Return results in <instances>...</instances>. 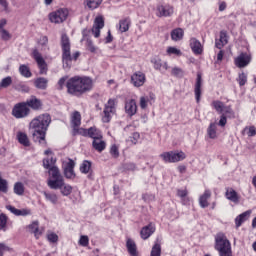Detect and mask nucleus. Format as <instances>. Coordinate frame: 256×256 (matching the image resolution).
<instances>
[{"label":"nucleus","instance_id":"1","mask_svg":"<svg viewBox=\"0 0 256 256\" xmlns=\"http://www.w3.org/2000/svg\"><path fill=\"white\" fill-rule=\"evenodd\" d=\"M51 125V115L45 113L34 118L30 122V129H33L32 137L35 143H39L41 147H47V130Z\"/></svg>","mask_w":256,"mask_h":256},{"label":"nucleus","instance_id":"2","mask_svg":"<svg viewBox=\"0 0 256 256\" xmlns=\"http://www.w3.org/2000/svg\"><path fill=\"white\" fill-rule=\"evenodd\" d=\"M67 93L80 97L93 89V80L87 76H74L66 82Z\"/></svg>","mask_w":256,"mask_h":256},{"label":"nucleus","instance_id":"3","mask_svg":"<svg viewBox=\"0 0 256 256\" xmlns=\"http://www.w3.org/2000/svg\"><path fill=\"white\" fill-rule=\"evenodd\" d=\"M60 45L62 49L63 68L71 69L72 61H77L81 53L77 51L71 56V40L69 39V36H67L65 33L61 35Z\"/></svg>","mask_w":256,"mask_h":256},{"label":"nucleus","instance_id":"4","mask_svg":"<svg viewBox=\"0 0 256 256\" xmlns=\"http://www.w3.org/2000/svg\"><path fill=\"white\" fill-rule=\"evenodd\" d=\"M215 249L218 251L219 256H233L231 242H229V239L223 233H219L215 237Z\"/></svg>","mask_w":256,"mask_h":256},{"label":"nucleus","instance_id":"5","mask_svg":"<svg viewBox=\"0 0 256 256\" xmlns=\"http://www.w3.org/2000/svg\"><path fill=\"white\" fill-rule=\"evenodd\" d=\"M50 175L52 176V179L47 181L48 187L54 190L63 189L65 180L63 179V175H61V171H59L57 166H52V168H50Z\"/></svg>","mask_w":256,"mask_h":256},{"label":"nucleus","instance_id":"6","mask_svg":"<svg viewBox=\"0 0 256 256\" xmlns=\"http://www.w3.org/2000/svg\"><path fill=\"white\" fill-rule=\"evenodd\" d=\"M31 113V109L27 107L25 102L17 103L12 109V115L15 119H25V117H29Z\"/></svg>","mask_w":256,"mask_h":256},{"label":"nucleus","instance_id":"7","mask_svg":"<svg viewBox=\"0 0 256 256\" xmlns=\"http://www.w3.org/2000/svg\"><path fill=\"white\" fill-rule=\"evenodd\" d=\"M163 159L164 163H179V161H183L185 159V152H164L160 155Z\"/></svg>","mask_w":256,"mask_h":256},{"label":"nucleus","instance_id":"8","mask_svg":"<svg viewBox=\"0 0 256 256\" xmlns=\"http://www.w3.org/2000/svg\"><path fill=\"white\" fill-rule=\"evenodd\" d=\"M117 111L115 99H109L104 106V116L102 117L103 123H109L115 112Z\"/></svg>","mask_w":256,"mask_h":256},{"label":"nucleus","instance_id":"9","mask_svg":"<svg viewBox=\"0 0 256 256\" xmlns=\"http://www.w3.org/2000/svg\"><path fill=\"white\" fill-rule=\"evenodd\" d=\"M82 135V137H89L90 139H103V134H101V130L97 129V127L93 126L88 129L80 128L79 134Z\"/></svg>","mask_w":256,"mask_h":256},{"label":"nucleus","instance_id":"10","mask_svg":"<svg viewBox=\"0 0 256 256\" xmlns=\"http://www.w3.org/2000/svg\"><path fill=\"white\" fill-rule=\"evenodd\" d=\"M69 17V11L67 9H59L55 12L50 13L49 19L51 23H63Z\"/></svg>","mask_w":256,"mask_h":256},{"label":"nucleus","instance_id":"11","mask_svg":"<svg viewBox=\"0 0 256 256\" xmlns=\"http://www.w3.org/2000/svg\"><path fill=\"white\" fill-rule=\"evenodd\" d=\"M33 58L35 59L38 68L40 69L39 73L40 75H47V62H45V59H43V56H41V53H39V50L33 51Z\"/></svg>","mask_w":256,"mask_h":256},{"label":"nucleus","instance_id":"12","mask_svg":"<svg viewBox=\"0 0 256 256\" xmlns=\"http://www.w3.org/2000/svg\"><path fill=\"white\" fill-rule=\"evenodd\" d=\"M103 27H105V19L103 16H97L91 29L92 35H94L96 39L101 37V29H103Z\"/></svg>","mask_w":256,"mask_h":256},{"label":"nucleus","instance_id":"13","mask_svg":"<svg viewBox=\"0 0 256 256\" xmlns=\"http://www.w3.org/2000/svg\"><path fill=\"white\" fill-rule=\"evenodd\" d=\"M71 125H72V135L75 137L79 135V131H81V113L79 111H75L71 117Z\"/></svg>","mask_w":256,"mask_h":256},{"label":"nucleus","instance_id":"14","mask_svg":"<svg viewBox=\"0 0 256 256\" xmlns=\"http://www.w3.org/2000/svg\"><path fill=\"white\" fill-rule=\"evenodd\" d=\"M64 175L66 179H75V161L69 159L68 162L63 164Z\"/></svg>","mask_w":256,"mask_h":256},{"label":"nucleus","instance_id":"15","mask_svg":"<svg viewBox=\"0 0 256 256\" xmlns=\"http://www.w3.org/2000/svg\"><path fill=\"white\" fill-rule=\"evenodd\" d=\"M251 63V55L247 53H241L236 59H235V65L236 67H239V69H243V67H247Z\"/></svg>","mask_w":256,"mask_h":256},{"label":"nucleus","instance_id":"16","mask_svg":"<svg viewBox=\"0 0 256 256\" xmlns=\"http://www.w3.org/2000/svg\"><path fill=\"white\" fill-rule=\"evenodd\" d=\"M145 74L141 71L135 72L131 76V83L134 85V87H143L145 85Z\"/></svg>","mask_w":256,"mask_h":256},{"label":"nucleus","instance_id":"17","mask_svg":"<svg viewBox=\"0 0 256 256\" xmlns=\"http://www.w3.org/2000/svg\"><path fill=\"white\" fill-rule=\"evenodd\" d=\"M173 13H174L173 6L169 4L160 5L157 7V17H171Z\"/></svg>","mask_w":256,"mask_h":256},{"label":"nucleus","instance_id":"18","mask_svg":"<svg viewBox=\"0 0 256 256\" xmlns=\"http://www.w3.org/2000/svg\"><path fill=\"white\" fill-rule=\"evenodd\" d=\"M24 103L28 108L30 107V109H33V111H39V109L43 107V102H41V99L36 98L35 96H31Z\"/></svg>","mask_w":256,"mask_h":256},{"label":"nucleus","instance_id":"19","mask_svg":"<svg viewBox=\"0 0 256 256\" xmlns=\"http://www.w3.org/2000/svg\"><path fill=\"white\" fill-rule=\"evenodd\" d=\"M125 112L129 117H133L137 113V102L134 99L126 101Z\"/></svg>","mask_w":256,"mask_h":256},{"label":"nucleus","instance_id":"20","mask_svg":"<svg viewBox=\"0 0 256 256\" xmlns=\"http://www.w3.org/2000/svg\"><path fill=\"white\" fill-rule=\"evenodd\" d=\"M6 209L16 215V217H27V215H31V210L29 209H17L14 206L8 205Z\"/></svg>","mask_w":256,"mask_h":256},{"label":"nucleus","instance_id":"21","mask_svg":"<svg viewBox=\"0 0 256 256\" xmlns=\"http://www.w3.org/2000/svg\"><path fill=\"white\" fill-rule=\"evenodd\" d=\"M155 233V225L153 223L148 224L147 226H144L140 231V236L142 239L147 240L151 235Z\"/></svg>","mask_w":256,"mask_h":256},{"label":"nucleus","instance_id":"22","mask_svg":"<svg viewBox=\"0 0 256 256\" xmlns=\"http://www.w3.org/2000/svg\"><path fill=\"white\" fill-rule=\"evenodd\" d=\"M249 217H251V210L245 211L242 214L238 215L235 218L236 228L239 229V227H241V225H243V223H245V221H247Z\"/></svg>","mask_w":256,"mask_h":256},{"label":"nucleus","instance_id":"23","mask_svg":"<svg viewBox=\"0 0 256 256\" xmlns=\"http://www.w3.org/2000/svg\"><path fill=\"white\" fill-rule=\"evenodd\" d=\"M209 199H211V190H205L199 198V205L202 209L209 207Z\"/></svg>","mask_w":256,"mask_h":256},{"label":"nucleus","instance_id":"24","mask_svg":"<svg viewBox=\"0 0 256 256\" xmlns=\"http://www.w3.org/2000/svg\"><path fill=\"white\" fill-rule=\"evenodd\" d=\"M227 43H229V41L227 40V31L222 30L220 31L219 40H216L215 42V47H217V49H223V47H225Z\"/></svg>","mask_w":256,"mask_h":256},{"label":"nucleus","instance_id":"25","mask_svg":"<svg viewBox=\"0 0 256 256\" xmlns=\"http://www.w3.org/2000/svg\"><path fill=\"white\" fill-rule=\"evenodd\" d=\"M226 199L232 201V203H239V195L233 188H227L225 193Z\"/></svg>","mask_w":256,"mask_h":256},{"label":"nucleus","instance_id":"26","mask_svg":"<svg viewBox=\"0 0 256 256\" xmlns=\"http://www.w3.org/2000/svg\"><path fill=\"white\" fill-rule=\"evenodd\" d=\"M103 138H98L93 140L92 147L95 149V151H98V153H102V151H105V148L107 147V143L102 140Z\"/></svg>","mask_w":256,"mask_h":256},{"label":"nucleus","instance_id":"27","mask_svg":"<svg viewBox=\"0 0 256 256\" xmlns=\"http://www.w3.org/2000/svg\"><path fill=\"white\" fill-rule=\"evenodd\" d=\"M126 247L130 256H139L137 252V244L132 239H128L126 242Z\"/></svg>","mask_w":256,"mask_h":256},{"label":"nucleus","instance_id":"28","mask_svg":"<svg viewBox=\"0 0 256 256\" xmlns=\"http://www.w3.org/2000/svg\"><path fill=\"white\" fill-rule=\"evenodd\" d=\"M190 47H191L193 53H195V55H201V53H203V48L201 47V42H199V40H197L195 38L191 39Z\"/></svg>","mask_w":256,"mask_h":256},{"label":"nucleus","instance_id":"29","mask_svg":"<svg viewBox=\"0 0 256 256\" xmlns=\"http://www.w3.org/2000/svg\"><path fill=\"white\" fill-rule=\"evenodd\" d=\"M34 85L36 89H41L42 91H45V89H47V85H49V80L44 77H39L34 81Z\"/></svg>","mask_w":256,"mask_h":256},{"label":"nucleus","instance_id":"30","mask_svg":"<svg viewBox=\"0 0 256 256\" xmlns=\"http://www.w3.org/2000/svg\"><path fill=\"white\" fill-rule=\"evenodd\" d=\"M194 93L196 97V102L199 103V101H201V74L197 75Z\"/></svg>","mask_w":256,"mask_h":256},{"label":"nucleus","instance_id":"31","mask_svg":"<svg viewBox=\"0 0 256 256\" xmlns=\"http://www.w3.org/2000/svg\"><path fill=\"white\" fill-rule=\"evenodd\" d=\"M43 195L46 201H49V203H52V205H57L59 201V197H57V194H55L54 192L44 191Z\"/></svg>","mask_w":256,"mask_h":256},{"label":"nucleus","instance_id":"32","mask_svg":"<svg viewBox=\"0 0 256 256\" xmlns=\"http://www.w3.org/2000/svg\"><path fill=\"white\" fill-rule=\"evenodd\" d=\"M183 35H185L183 28H176L171 32V39L172 41H181V39H183Z\"/></svg>","mask_w":256,"mask_h":256},{"label":"nucleus","instance_id":"33","mask_svg":"<svg viewBox=\"0 0 256 256\" xmlns=\"http://www.w3.org/2000/svg\"><path fill=\"white\" fill-rule=\"evenodd\" d=\"M18 142L24 147H30L31 142H29V137H27L26 133L18 132L17 133Z\"/></svg>","mask_w":256,"mask_h":256},{"label":"nucleus","instance_id":"34","mask_svg":"<svg viewBox=\"0 0 256 256\" xmlns=\"http://www.w3.org/2000/svg\"><path fill=\"white\" fill-rule=\"evenodd\" d=\"M28 229L30 233L34 234V237H36V239H39L41 235V232H39V221L32 222L30 225H28Z\"/></svg>","mask_w":256,"mask_h":256},{"label":"nucleus","instance_id":"35","mask_svg":"<svg viewBox=\"0 0 256 256\" xmlns=\"http://www.w3.org/2000/svg\"><path fill=\"white\" fill-rule=\"evenodd\" d=\"M130 25H131V19L129 18L122 19L119 22V30L121 31V33H127V31H129Z\"/></svg>","mask_w":256,"mask_h":256},{"label":"nucleus","instance_id":"36","mask_svg":"<svg viewBox=\"0 0 256 256\" xmlns=\"http://www.w3.org/2000/svg\"><path fill=\"white\" fill-rule=\"evenodd\" d=\"M13 191H14L15 195H18L19 197L24 195L25 194V185H23V182H16L14 184Z\"/></svg>","mask_w":256,"mask_h":256},{"label":"nucleus","instance_id":"37","mask_svg":"<svg viewBox=\"0 0 256 256\" xmlns=\"http://www.w3.org/2000/svg\"><path fill=\"white\" fill-rule=\"evenodd\" d=\"M207 135L210 139H217V124L210 123L207 128Z\"/></svg>","mask_w":256,"mask_h":256},{"label":"nucleus","instance_id":"38","mask_svg":"<svg viewBox=\"0 0 256 256\" xmlns=\"http://www.w3.org/2000/svg\"><path fill=\"white\" fill-rule=\"evenodd\" d=\"M101 3H103V0H85L84 2L86 7H88V9H91V11L97 9V7L101 5Z\"/></svg>","mask_w":256,"mask_h":256},{"label":"nucleus","instance_id":"39","mask_svg":"<svg viewBox=\"0 0 256 256\" xmlns=\"http://www.w3.org/2000/svg\"><path fill=\"white\" fill-rule=\"evenodd\" d=\"M19 73H20V75H22V77H26V78L32 77V75H33L31 73V70L29 69V67L25 64L20 65Z\"/></svg>","mask_w":256,"mask_h":256},{"label":"nucleus","instance_id":"40","mask_svg":"<svg viewBox=\"0 0 256 256\" xmlns=\"http://www.w3.org/2000/svg\"><path fill=\"white\" fill-rule=\"evenodd\" d=\"M80 171L84 173V175H87V173L91 171V161L84 160L80 166Z\"/></svg>","mask_w":256,"mask_h":256},{"label":"nucleus","instance_id":"41","mask_svg":"<svg viewBox=\"0 0 256 256\" xmlns=\"http://www.w3.org/2000/svg\"><path fill=\"white\" fill-rule=\"evenodd\" d=\"M221 115H225V117L233 118L235 117V112L231 108V106H224Z\"/></svg>","mask_w":256,"mask_h":256},{"label":"nucleus","instance_id":"42","mask_svg":"<svg viewBox=\"0 0 256 256\" xmlns=\"http://www.w3.org/2000/svg\"><path fill=\"white\" fill-rule=\"evenodd\" d=\"M60 190L64 197H69V194L73 193V187H71L69 184H64Z\"/></svg>","mask_w":256,"mask_h":256},{"label":"nucleus","instance_id":"43","mask_svg":"<svg viewBox=\"0 0 256 256\" xmlns=\"http://www.w3.org/2000/svg\"><path fill=\"white\" fill-rule=\"evenodd\" d=\"M150 256H161V244L159 243L154 244V246L152 247Z\"/></svg>","mask_w":256,"mask_h":256},{"label":"nucleus","instance_id":"44","mask_svg":"<svg viewBox=\"0 0 256 256\" xmlns=\"http://www.w3.org/2000/svg\"><path fill=\"white\" fill-rule=\"evenodd\" d=\"M86 48L90 53H95V51H97V47L93 44V40L90 38H86Z\"/></svg>","mask_w":256,"mask_h":256},{"label":"nucleus","instance_id":"45","mask_svg":"<svg viewBox=\"0 0 256 256\" xmlns=\"http://www.w3.org/2000/svg\"><path fill=\"white\" fill-rule=\"evenodd\" d=\"M212 105H213L214 109H216L217 113H220V115H221V113H223V109L225 107V104H223V102H221V101H214L212 103Z\"/></svg>","mask_w":256,"mask_h":256},{"label":"nucleus","instance_id":"46","mask_svg":"<svg viewBox=\"0 0 256 256\" xmlns=\"http://www.w3.org/2000/svg\"><path fill=\"white\" fill-rule=\"evenodd\" d=\"M237 82L239 83L240 87H243L247 83V74L244 72L240 73L238 75Z\"/></svg>","mask_w":256,"mask_h":256},{"label":"nucleus","instance_id":"47","mask_svg":"<svg viewBox=\"0 0 256 256\" xmlns=\"http://www.w3.org/2000/svg\"><path fill=\"white\" fill-rule=\"evenodd\" d=\"M151 63H153L154 69H156V71H161V69L163 67V62L161 61V59L154 58L151 60Z\"/></svg>","mask_w":256,"mask_h":256},{"label":"nucleus","instance_id":"48","mask_svg":"<svg viewBox=\"0 0 256 256\" xmlns=\"http://www.w3.org/2000/svg\"><path fill=\"white\" fill-rule=\"evenodd\" d=\"M67 79H69V76H63L59 79L57 83V89L58 91H63V88L65 87V83H67Z\"/></svg>","mask_w":256,"mask_h":256},{"label":"nucleus","instance_id":"49","mask_svg":"<svg viewBox=\"0 0 256 256\" xmlns=\"http://www.w3.org/2000/svg\"><path fill=\"white\" fill-rule=\"evenodd\" d=\"M12 37L13 36L11 35V33H9V31L7 30L0 31V38L2 39V41H11Z\"/></svg>","mask_w":256,"mask_h":256},{"label":"nucleus","instance_id":"50","mask_svg":"<svg viewBox=\"0 0 256 256\" xmlns=\"http://www.w3.org/2000/svg\"><path fill=\"white\" fill-rule=\"evenodd\" d=\"M243 131L248 135V137H255L256 135L255 126L245 127Z\"/></svg>","mask_w":256,"mask_h":256},{"label":"nucleus","instance_id":"51","mask_svg":"<svg viewBox=\"0 0 256 256\" xmlns=\"http://www.w3.org/2000/svg\"><path fill=\"white\" fill-rule=\"evenodd\" d=\"M124 171H135L137 169V165L133 162H128L122 165Z\"/></svg>","mask_w":256,"mask_h":256},{"label":"nucleus","instance_id":"52","mask_svg":"<svg viewBox=\"0 0 256 256\" xmlns=\"http://www.w3.org/2000/svg\"><path fill=\"white\" fill-rule=\"evenodd\" d=\"M7 227V215L0 214V231Z\"/></svg>","mask_w":256,"mask_h":256},{"label":"nucleus","instance_id":"53","mask_svg":"<svg viewBox=\"0 0 256 256\" xmlns=\"http://www.w3.org/2000/svg\"><path fill=\"white\" fill-rule=\"evenodd\" d=\"M149 103V96L140 97V107L141 109H147V104Z\"/></svg>","mask_w":256,"mask_h":256},{"label":"nucleus","instance_id":"54","mask_svg":"<svg viewBox=\"0 0 256 256\" xmlns=\"http://www.w3.org/2000/svg\"><path fill=\"white\" fill-rule=\"evenodd\" d=\"M110 155H112L114 159H117L119 157V148L117 147V145L114 144L111 146Z\"/></svg>","mask_w":256,"mask_h":256},{"label":"nucleus","instance_id":"55","mask_svg":"<svg viewBox=\"0 0 256 256\" xmlns=\"http://www.w3.org/2000/svg\"><path fill=\"white\" fill-rule=\"evenodd\" d=\"M11 83H13V80L11 79V76H8V77L2 79L0 85H1V87L7 88V87H9V85H11Z\"/></svg>","mask_w":256,"mask_h":256},{"label":"nucleus","instance_id":"56","mask_svg":"<svg viewBox=\"0 0 256 256\" xmlns=\"http://www.w3.org/2000/svg\"><path fill=\"white\" fill-rule=\"evenodd\" d=\"M79 245H81V247H87L89 245V236H81L79 239Z\"/></svg>","mask_w":256,"mask_h":256},{"label":"nucleus","instance_id":"57","mask_svg":"<svg viewBox=\"0 0 256 256\" xmlns=\"http://www.w3.org/2000/svg\"><path fill=\"white\" fill-rule=\"evenodd\" d=\"M167 53L168 55H181V50L175 48V47H168L167 49Z\"/></svg>","mask_w":256,"mask_h":256},{"label":"nucleus","instance_id":"58","mask_svg":"<svg viewBox=\"0 0 256 256\" xmlns=\"http://www.w3.org/2000/svg\"><path fill=\"white\" fill-rule=\"evenodd\" d=\"M47 239L50 243H57L59 241V236L55 233L47 235Z\"/></svg>","mask_w":256,"mask_h":256},{"label":"nucleus","instance_id":"59","mask_svg":"<svg viewBox=\"0 0 256 256\" xmlns=\"http://www.w3.org/2000/svg\"><path fill=\"white\" fill-rule=\"evenodd\" d=\"M51 160H50V158H44L43 159V167H44V169H49V173H51Z\"/></svg>","mask_w":256,"mask_h":256},{"label":"nucleus","instance_id":"60","mask_svg":"<svg viewBox=\"0 0 256 256\" xmlns=\"http://www.w3.org/2000/svg\"><path fill=\"white\" fill-rule=\"evenodd\" d=\"M49 43V38L47 36H41L39 39V45H41L42 47H47Z\"/></svg>","mask_w":256,"mask_h":256},{"label":"nucleus","instance_id":"61","mask_svg":"<svg viewBox=\"0 0 256 256\" xmlns=\"http://www.w3.org/2000/svg\"><path fill=\"white\" fill-rule=\"evenodd\" d=\"M218 125L220 127H225V125H227V116H225V114H221Z\"/></svg>","mask_w":256,"mask_h":256},{"label":"nucleus","instance_id":"62","mask_svg":"<svg viewBox=\"0 0 256 256\" xmlns=\"http://www.w3.org/2000/svg\"><path fill=\"white\" fill-rule=\"evenodd\" d=\"M172 75H174V77H181V75H183V70H181V68H173L172 69Z\"/></svg>","mask_w":256,"mask_h":256},{"label":"nucleus","instance_id":"63","mask_svg":"<svg viewBox=\"0 0 256 256\" xmlns=\"http://www.w3.org/2000/svg\"><path fill=\"white\" fill-rule=\"evenodd\" d=\"M177 195L181 199H185V197H187V190H178L177 191Z\"/></svg>","mask_w":256,"mask_h":256},{"label":"nucleus","instance_id":"64","mask_svg":"<svg viewBox=\"0 0 256 256\" xmlns=\"http://www.w3.org/2000/svg\"><path fill=\"white\" fill-rule=\"evenodd\" d=\"M224 55H225V52L223 50H220L217 54V61H223Z\"/></svg>","mask_w":256,"mask_h":256}]
</instances>
